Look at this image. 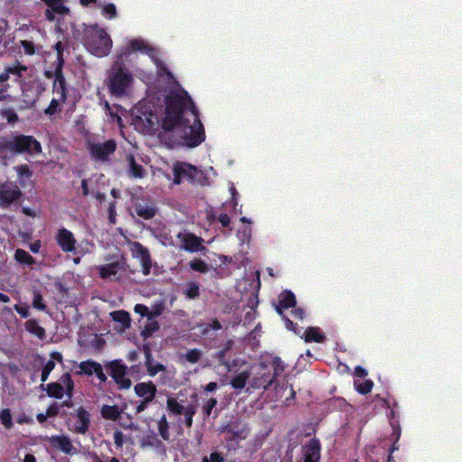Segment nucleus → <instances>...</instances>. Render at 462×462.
<instances>
[{
  "label": "nucleus",
  "mask_w": 462,
  "mask_h": 462,
  "mask_svg": "<svg viewBox=\"0 0 462 462\" xmlns=\"http://www.w3.org/2000/svg\"><path fill=\"white\" fill-rule=\"evenodd\" d=\"M162 128L177 131L189 147H196L205 140L204 126L199 111L185 90H171L165 97V111L161 121Z\"/></svg>",
  "instance_id": "1"
},
{
  "label": "nucleus",
  "mask_w": 462,
  "mask_h": 462,
  "mask_svg": "<svg viewBox=\"0 0 462 462\" xmlns=\"http://www.w3.org/2000/svg\"><path fill=\"white\" fill-rule=\"evenodd\" d=\"M42 152V144L33 135L17 132L0 135V160L5 161V164L21 154L34 157Z\"/></svg>",
  "instance_id": "2"
},
{
  "label": "nucleus",
  "mask_w": 462,
  "mask_h": 462,
  "mask_svg": "<svg viewBox=\"0 0 462 462\" xmlns=\"http://www.w3.org/2000/svg\"><path fill=\"white\" fill-rule=\"evenodd\" d=\"M75 39L80 41L87 50L97 57L106 56L112 48V40L107 32L95 25L83 24V30L72 29Z\"/></svg>",
  "instance_id": "3"
},
{
  "label": "nucleus",
  "mask_w": 462,
  "mask_h": 462,
  "mask_svg": "<svg viewBox=\"0 0 462 462\" xmlns=\"http://www.w3.org/2000/svg\"><path fill=\"white\" fill-rule=\"evenodd\" d=\"M137 115L134 117V124L142 133L153 134L160 125L158 115L149 106H140Z\"/></svg>",
  "instance_id": "4"
},
{
  "label": "nucleus",
  "mask_w": 462,
  "mask_h": 462,
  "mask_svg": "<svg viewBox=\"0 0 462 462\" xmlns=\"http://www.w3.org/2000/svg\"><path fill=\"white\" fill-rule=\"evenodd\" d=\"M133 81V77L126 69L118 67L109 75V89L110 92L117 97L123 96L126 88Z\"/></svg>",
  "instance_id": "5"
},
{
  "label": "nucleus",
  "mask_w": 462,
  "mask_h": 462,
  "mask_svg": "<svg viewBox=\"0 0 462 462\" xmlns=\"http://www.w3.org/2000/svg\"><path fill=\"white\" fill-rule=\"evenodd\" d=\"M201 175V171L190 163L178 162L173 166V183L177 185L184 180L191 184L199 182Z\"/></svg>",
  "instance_id": "6"
},
{
  "label": "nucleus",
  "mask_w": 462,
  "mask_h": 462,
  "mask_svg": "<svg viewBox=\"0 0 462 462\" xmlns=\"http://www.w3.org/2000/svg\"><path fill=\"white\" fill-rule=\"evenodd\" d=\"M60 383H50L46 385V393L49 397L61 399L66 393L71 398L74 391V382L69 373H65L60 378Z\"/></svg>",
  "instance_id": "7"
},
{
  "label": "nucleus",
  "mask_w": 462,
  "mask_h": 462,
  "mask_svg": "<svg viewBox=\"0 0 462 462\" xmlns=\"http://www.w3.org/2000/svg\"><path fill=\"white\" fill-rule=\"evenodd\" d=\"M63 56L60 54L58 60H56L54 63V81L52 84V92L56 95H59L61 103H66L69 93V84L67 83L63 75Z\"/></svg>",
  "instance_id": "8"
},
{
  "label": "nucleus",
  "mask_w": 462,
  "mask_h": 462,
  "mask_svg": "<svg viewBox=\"0 0 462 462\" xmlns=\"http://www.w3.org/2000/svg\"><path fill=\"white\" fill-rule=\"evenodd\" d=\"M220 432L226 433V442L228 449L236 450L241 440L247 438L249 429L247 426H240L238 424H228L224 426Z\"/></svg>",
  "instance_id": "9"
},
{
  "label": "nucleus",
  "mask_w": 462,
  "mask_h": 462,
  "mask_svg": "<svg viewBox=\"0 0 462 462\" xmlns=\"http://www.w3.org/2000/svg\"><path fill=\"white\" fill-rule=\"evenodd\" d=\"M106 366L110 369V376L117 384L118 389L127 390L132 385V381L126 377L128 367L120 359L110 361Z\"/></svg>",
  "instance_id": "10"
},
{
  "label": "nucleus",
  "mask_w": 462,
  "mask_h": 462,
  "mask_svg": "<svg viewBox=\"0 0 462 462\" xmlns=\"http://www.w3.org/2000/svg\"><path fill=\"white\" fill-rule=\"evenodd\" d=\"M296 303V297L294 293L291 291L285 290L279 295V301L275 306V310L284 320L286 328L293 331H295L297 324L293 323L284 315L283 310L293 308Z\"/></svg>",
  "instance_id": "11"
},
{
  "label": "nucleus",
  "mask_w": 462,
  "mask_h": 462,
  "mask_svg": "<svg viewBox=\"0 0 462 462\" xmlns=\"http://www.w3.org/2000/svg\"><path fill=\"white\" fill-rule=\"evenodd\" d=\"M23 193L19 187L13 182L0 181V207L6 208L11 206L12 203L18 200L22 197Z\"/></svg>",
  "instance_id": "12"
},
{
  "label": "nucleus",
  "mask_w": 462,
  "mask_h": 462,
  "mask_svg": "<svg viewBox=\"0 0 462 462\" xmlns=\"http://www.w3.org/2000/svg\"><path fill=\"white\" fill-rule=\"evenodd\" d=\"M116 143L113 140H107L104 143H90L88 151L91 157L97 161H107L109 156L115 152Z\"/></svg>",
  "instance_id": "13"
},
{
  "label": "nucleus",
  "mask_w": 462,
  "mask_h": 462,
  "mask_svg": "<svg viewBox=\"0 0 462 462\" xmlns=\"http://www.w3.org/2000/svg\"><path fill=\"white\" fill-rule=\"evenodd\" d=\"M181 243V248L189 253L202 252L206 250L203 245L204 239L190 232H180L177 236Z\"/></svg>",
  "instance_id": "14"
},
{
  "label": "nucleus",
  "mask_w": 462,
  "mask_h": 462,
  "mask_svg": "<svg viewBox=\"0 0 462 462\" xmlns=\"http://www.w3.org/2000/svg\"><path fill=\"white\" fill-rule=\"evenodd\" d=\"M131 253L134 258L140 261L143 274L149 275L152 269V258L149 250L140 242H134L131 245Z\"/></svg>",
  "instance_id": "15"
},
{
  "label": "nucleus",
  "mask_w": 462,
  "mask_h": 462,
  "mask_svg": "<svg viewBox=\"0 0 462 462\" xmlns=\"http://www.w3.org/2000/svg\"><path fill=\"white\" fill-rule=\"evenodd\" d=\"M79 371L77 372L79 375L91 376L95 374L101 383H106L107 376L103 371V367L100 363L88 359L82 361L79 365Z\"/></svg>",
  "instance_id": "16"
},
{
  "label": "nucleus",
  "mask_w": 462,
  "mask_h": 462,
  "mask_svg": "<svg viewBox=\"0 0 462 462\" xmlns=\"http://www.w3.org/2000/svg\"><path fill=\"white\" fill-rule=\"evenodd\" d=\"M321 444L319 439L312 438L301 447L302 462H319Z\"/></svg>",
  "instance_id": "17"
},
{
  "label": "nucleus",
  "mask_w": 462,
  "mask_h": 462,
  "mask_svg": "<svg viewBox=\"0 0 462 462\" xmlns=\"http://www.w3.org/2000/svg\"><path fill=\"white\" fill-rule=\"evenodd\" d=\"M55 241L65 253H74L76 251L77 240L73 233L65 227L58 230Z\"/></svg>",
  "instance_id": "18"
},
{
  "label": "nucleus",
  "mask_w": 462,
  "mask_h": 462,
  "mask_svg": "<svg viewBox=\"0 0 462 462\" xmlns=\"http://www.w3.org/2000/svg\"><path fill=\"white\" fill-rule=\"evenodd\" d=\"M266 365L261 364V371L258 372L250 381L249 383L254 389H267L274 382V375L270 371L266 372Z\"/></svg>",
  "instance_id": "19"
},
{
  "label": "nucleus",
  "mask_w": 462,
  "mask_h": 462,
  "mask_svg": "<svg viewBox=\"0 0 462 462\" xmlns=\"http://www.w3.org/2000/svg\"><path fill=\"white\" fill-rule=\"evenodd\" d=\"M76 421L74 422V432L85 435L90 427V413L84 407H79L76 411Z\"/></svg>",
  "instance_id": "20"
},
{
  "label": "nucleus",
  "mask_w": 462,
  "mask_h": 462,
  "mask_svg": "<svg viewBox=\"0 0 462 462\" xmlns=\"http://www.w3.org/2000/svg\"><path fill=\"white\" fill-rule=\"evenodd\" d=\"M51 447L61 450L67 455L77 454L78 450L73 447L70 439L66 435H52L49 438Z\"/></svg>",
  "instance_id": "21"
},
{
  "label": "nucleus",
  "mask_w": 462,
  "mask_h": 462,
  "mask_svg": "<svg viewBox=\"0 0 462 462\" xmlns=\"http://www.w3.org/2000/svg\"><path fill=\"white\" fill-rule=\"evenodd\" d=\"M134 391L140 398L155 399L157 387L152 381L142 382L134 385Z\"/></svg>",
  "instance_id": "22"
},
{
  "label": "nucleus",
  "mask_w": 462,
  "mask_h": 462,
  "mask_svg": "<svg viewBox=\"0 0 462 462\" xmlns=\"http://www.w3.org/2000/svg\"><path fill=\"white\" fill-rule=\"evenodd\" d=\"M133 207L135 214L145 220L152 219L157 212V208L152 203L137 201L134 203Z\"/></svg>",
  "instance_id": "23"
},
{
  "label": "nucleus",
  "mask_w": 462,
  "mask_h": 462,
  "mask_svg": "<svg viewBox=\"0 0 462 462\" xmlns=\"http://www.w3.org/2000/svg\"><path fill=\"white\" fill-rule=\"evenodd\" d=\"M126 51L131 53L134 51H142L148 54L150 57H153L155 54V49L150 46L142 39H133L129 42L126 46Z\"/></svg>",
  "instance_id": "24"
},
{
  "label": "nucleus",
  "mask_w": 462,
  "mask_h": 462,
  "mask_svg": "<svg viewBox=\"0 0 462 462\" xmlns=\"http://www.w3.org/2000/svg\"><path fill=\"white\" fill-rule=\"evenodd\" d=\"M124 261H116L110 263L101 265L99 267V275L102 279H107L113 275L117 274L121 270L124 269Z\"/></svg>",
  "instance_id": "25"
},
{
  "label": "nucleus",
  "mask_w": 462,
  "mask_h": 462,
  "mask_svg": "<svg viewBox=\"0 0 462 462\" xmlns=\"http://www.w3.org/2000/svg\"><path fill=\"white\" fill-rule=\"evenodd\" d=\"M305 342L323 343L326 340V336L320 331L318 327H309L304 333Z\"/></svg>",
  "instance_id": "26"
},
{
  "label": "nucleus",
  "mask_w": 462,
  "mask_h": 462,
  "mask_svg": "<svg viewBox=\"0 0 462 462\" xmlns=\"http://www.w3.org/2000/svg\"><path fill=\"white\" fill-rule=\"evenodd\" d=\"M24 328L27 332L36 336L39 339H44L46 337L45 329L39 325V322L35 319H28L24 323Z\"/></svg>",
  "instance_id": "27"
},
{
  "label": "nucleus",
  "mask_w": 462,
  "mask_h": 462,
  "mask_svg": "<svg viewBox=\"0 0 462 462\" xmlns=\"http://www.w3.org/2000/svg\"><path fill=\"white\" fill-rule=\"evenodd\" d=\"M100 412L103 419L116 421L120 418L122 411L117 405L104 404Z\"/></svg>",
  "instance_id": "28"
},
{
  "label": "nucleus",
  "mask_w": 462,
  "mask_h": 462,
  "mask_svg": "<svg viewBox=\"0 0 462 462\" xmlns=\"http://www.w3.org/2000/svg\"><path fill=\"white\" fill-rule=\"evenodd\" d=\"M129 162L128 175L133 178L142 179L144 176V169L141 164H138L133 155L127 156Z\"/></svg>",
  "instance_id": "29"
},
{
  "label": "nucleus",
  "mask_w": 462,
  "mask_h": 462,
  "mask_svg": "<svg viewBox=\"0 0 462 462\" xmlns=\"http://www.w3.org/2000/svg\"><path fill=\"white\" fill-rule=\"evenodd\" d=\"M251 373L249 371H242L233 377L230 381V385L236 390H242L246 385Z\"/></svg>",
  "instance_id": "30"
},
{
  "label": "nucleus",
  "mask_w": 462,
  "mask_h": 462,
  "mask_svg": "<svg viewBox=\"0 0 462 462\" xmlns=\"http://www.w3.org/2000/svg\"><path fill=\"white\" fill-rule=\"evenodd\" d=\"M114 321L120 323L125 328H127L131 325L130 314L124 310H116L110 313Z\"/></svg>",
  "instance_id": "31"
},
{
  "label": "nucleus",
  "mask_w": 462,
  "mask_h": 462,
  "mask_svg": "<svg viewBox=\"0 0 462 462\" xmlns=\"http://www.w3.org/2000/svg\"><path fill=\"white\" fill-rule=\"evenodd\" d=\"M167 410L173 415H181L184 411L185 406L180 403L176 398L168 397L166 401Z\"/></svg>",
  "instance_id": "32"
},
{
  "label": "nucleus",
  "mask_w": 462,
  "mask_h": 462,
  "mask_svg": "<svg viewBox=\"0 0 462 462\" xmlns=\"http://www.w3.org/2000/svg\"><path fill=\"white\" fill-rule=\"evenodd\" d=\"M64 103H61V101L60 100V97L52 98L51 100L50 105L44 109V115L46 116H48L49 118H51L57 113L61 112V110H62L61 106Z\"/></svg>",
  "instance_id": "33"
},
{
  "label": "nucleus",
  "mask_w": 462,
  "mask_h": 462,
  "mask_svg": "<svg viewBox=\"0 0 462 462\" xmlns=\"http://www.w3.org/2000/svg\"><path fill=\"white\" fill-rule=\"evenodd\" d=\"M14 259L22 264L32 265L35 261L34 258L25 250L17 249L14 253Z\"/></svg>",
  "instance_id": "34"
},
{
  "label": "nucleus",
  "mask_w": 462,
  "mask_h": 462,
  "mask_svg": "<svg viewBox=\"0 0 462 462\" xmlns=\"http://www.w3.org/2000/svg\"><path fill=\"white\" fill-rule=\"evenodd\" d=\"M158 431L163 440L170 439L169 423L165 415H162L158 420Z\"/></svg>",
  "instance_id": "35"
},
{
  "label": "nucleus",
  "mask_w": 462,
  "mask_h": 462,
  "mask_svg": "<svg viewBox=\"0 0 462 462\" xmlns=\"http://www.w3.org/2000/svg\"><path fill=\"white\" fill-rule=\"evenodd\" d=\"M201 357L202 352L198 348L189 349L186 354L180 356V358L185 359V361L190 364L198 363Z\"/></svg>",
  "instance_id": "36"
},
{
  "label": "nucleus",
  "mask_w": 462,
  "mask_h": 462,
  "mask_svg": "<svg viewBox=\"0 0 462 462\" xmlns=\"http://www.w3.org/2000/svg\"><path fill=\"white\" fill-rule=\"evenodd\" d=\"M191 270L200 273H206L209 271L208 264L200 258H195L189 263Z\"/></svg>",
  "instance_id": "37"
},
{
  "label": "nucleus",
  "mask_w": 462,
  "mask_h": 462,
  "mask_svg": "<svg viewBox=\"0 0 462 462\" xmlns=\"http://www.w3.org/2000/svg\"><path fill=\"white\" fill-rule=\"evenodd\" d=\"M234 345V342L232 339H227L226 340V342L224 343L223 345V347L221 349H219L218 351H217L214 355H213V357L215 359H217L218 361V363L220 362H224L226 358V353L231 350L232 346Z\"/></svg>",
  "instance_id": "38"
},
{
  "label": "nucleus",
  "mask_w": 462,
  "mask_h": 462,
  "mask_svg": "<svg viewBox=\"0 0 462 462\" xmlns=\"http://www.w3.org/2000/svg\"><path fill=\"white\" fill-rule=\"evenodd\" d=\"M159 328H160L159 323L157 321L152 319L150 322H148L144 326L143 329L141 332V336L144 339L149 338L152 336L153 333L158 331Z\"/></svg>",
  "instance_id": "39"
},
{
  "label": "nucleus",
  "mask_w": 462,
  "mask_h": 462,
  "mask_svg": "<svg viewBox=\"0 0 462 462\" xmlns=\"http://www.w3.org/2000/svg\"><path fill=\"white\" fill-rule=\"evenodd\" d=\"M183 294L188 299H196L199 296V284L195 282H188L186 290Z\"/></svg>",
  "instance_id": "40"
},
{
  "label": "nucleus",
  "mask_w": 462,
  "mask_h": 462,
  "mask_svg": "<svg viewBox=\"0 0 462 462\" xmlns=\"http://www.w3.org/2000/svg\"><path fill=\"white\" fill-rule=\"evenodd\" d=\"M374 383L372 380H365L364 382H355V388L356 392L361 394H367L372 391Z\"/></svg>",
  "instance_id": "41"
},
{
  "label": "nucleus",
  "mask_w": 462,
  "mask_h": 462,
  "mask_svg": "<svg viewBox=\"0 0 462 462\" xmlns=\"http://www.w3.org/2000/svg\"><path fill=\"white\" fill-rule=\"evenodd\" d=\"M32 307L38 310L47 311V306L44 303L42 295L39 291H33Z\"/></svg>",
  "instance_id": "42"
},
{
  "label": "nucleus",
  "mask_w": 462,
  "mask_h": 462,
  "mask_svg": "<svg viewBox=\"0 0 462 462\" xmlns=\"http://www.w3.org/2000/svg\"><path fill=\"white\" fill-rule=\"evenodd\" d=\"M0 420L1 423L6 428L7 430L12 429L14 426L13 420H12V414L11 411L9 409H3L0 411Z\"/></svg>",
  "instance_id": "43"
},
{
  "label": "nucleus",
  "mask_w": 462,
  "mask_h": 462,
  "mask_svg": "<svg viewBox=\"0 0 462 462\" xmlns=\"http://www.w3.org/2000/svg\"><path fill=\"white\" fill-rule=\"evenodd\" d=\"M196 413V409L193 405L189 404L185 407L184 411L182 414L184 415L185 419V425L187 428H190L193 424V416Z\"/></svg>",
  "instance_id": "44"
},
{
  "label": "nucleus",
  "mask_w": 462,
  "mask_h": 462,
  "mask_svg": "<svg viewBox=\"0 0 462 462\" xmlns=\"http://www.w3.org/2000/svg\"><path fill=\"white\" fill-rule=\"evenodd\" d=\"M2 116L6 119L8 124H11V125L15 124L19 120L18 115L11 107L4 109L2 111Z\"/></svg>",
  "instance_id": "45"
},
{
  "label": "nucleus",
  "mask_w": 462,
  "mask_h": 462,
  "mask_svg": "<svg viewBox=\"0 0 462 462\" xmlns=\"http://www.w3.org/2000/svg\"><path fill=\"white\" fill-rule=\"evenodd\" d=\"M15 171L19 179H30L32 176V171L27 164H20L16 166Z\"/></svg>",
  "instance_id": "46"
},
{
  "label": "nucleus",
  "mask_w": 462,
  "mask_h": 462,
  "mask_svg": "<svg viewBox=\"0 0 462 462\" xmlns=\"http://www.w3.org/2000/svg\"><path fill=\"white\" fill-rule=\"evenodd\" d=\"M55 368V363L53 360H49L43 366L41 374V381L46 382L51 371Z\"/></svg>",
  "instance_id": "47"
},
{
  "label": "nucleus",
  "mask_w": 462,
  "mask_h": 462,
  "mask_svg": "<svg viewBox=\"0 0 462 462\" xmlns=\"http://www.w3.org/2000/svg\"><path fill=\"white\" fill-rule=\"evenodd\" d=\"M273 374L272 375H274V379L276 376L280 375L284 371V364L283 361L279 356H275L273 359Z\"/></svg>",
  "instance_id": "48"
},
{
  "label": "nucleus",
  "mask_w": 462,
  "mask_h": 462,
  "mask_svg": "<svg viewBox=\"0 0 462 462\" xmlns=\"http://www.w3.org/2000/svg\"><path fill=\"white\" fill-rule=\"evenodd\" d=\"M146 368H147L148 374L150 376H154L159 372H164L166 370V366L164 365L160 364V363L154 364L153 362L152 364H150L149 366H147Z\"/></svg>",
  "instance_id": "49"
},
{
  "label": "nucleus",
  "mask_w": 462,
  "mask_h": 462,
  "mask_svg": "<svg viewBox=\"0 0 462 462\" xmlns=\"http://www.w3.org/2000/svg\"><path fill=\"white\" fill-rule=\"evenodd\" d=\"M222 328L221 323L215 319L210 323H206L201 330L203 335H207L210 329L219 330Z\"/></svg>",
  "instance_id": "50"
},
{
  "label": "nucleus",
  "mask_w": 462,
  "mask_h": 462,
  "mask_svg": "<svg viewBox=\"0 0 462 462\" xmlns=\"http://www.w3.org/2000/svg\"><path fill=\"white\" fill-rule=\"evenodd\" d=\"M27 70V67L21 64H16L6 68V71L10 74L16 75L18 77L23 76V72Z\"/></svg>",
  "instance_id": "51"
},
{
  "label": "nucleus",
  "mask_w": 462,
  "mask_h": 462,
  "mask_svg": "<svg viewBox=\"0 0 462 462\" xmlns=\"http://www.w3.org/2000/svg\"><path fill=\"white\" fill-rule=\"evenodd\" d=\"M21 46L26 55H33L35 53V45L32 42L23 40L20 42Z\"/></svg>",
  "instance_id": "52"
},
{
  "label": "nucleus",
  "mask_w": 462,
  "mask_h": 462,
  "mask_svg": "<svg viewBox=\"0 0 462 462\" xmlns=\"http://www.w3.org/2000/svg\"><path fill=\"white\" fill-rule=\"evenodd\" d=\"M102 14L108 19H112L116 15V8L114 4H107L102 9Z\"/></svg>",
  "instance_id": "53"
},
{
  "label": "nucleus",
  "mask_w": 462,
  "mask_h": 462,
  "mask_svg": "<svg viewBox=\"0 0 462 462\" xmlns=\"http://www.w3.org/2000/svg\"><path fill=\"white\" fill-rule=\"evenodd\" d=\"M217 403V399L210 398L207 403L203 406V413L205 417H209L212 410L216 407Z\"/></svg>",
  "instance_id": "54"
},
{
  "label": "nucleus",
  "mask_w": 462,
  "mask_h": 462,
  "mask_svg": "<svg viewBox=\"0 0 462 462\" xmlns=\"http://www.w3.org/2000/svg\"><path fill=\"white\" fill-rule=\"evenodd\" d=\"M393 434L396 435L395 442L393 444L392 448H390V454L388 455L387 462H393V453L399 448L397 444H396V442H397V440L399 439V438L401 436L400 429L394 430Z\"/></svg>",
  "instance_id": "55"
},
{
  "label": "nucleus",
  "mask_w": 462,
  "mask_h": 462,
  "mask_svg": "<svg viewBox=\"0 0 462 462\" xmlns=\"http://www.w3.org/2000/svg\"><path fill=\"white\" fill-rule=\"evenodd\" d=\"M141 402L139 404L135 407V413H141L144 411L148 405L153 402L154 399H149V398H141Z\"/></svg>",
  "instance_id": "56"
},
{
  "label": "nucleus",
  "mask_w": 462,
  "mask_h": 462,
  "mask_svg": "<svg viewBox=\"0 0 462 462\" xmlns=\"http://www.w3.org/2000/svg\"><path fill=\"white\" fill-rule=\"evenodd\" d=\"M14 310L21 315L22 318H28L30 316L29 307L28 306H21L19 304H15L14 306Z\"/></svg>",
  "instance_id": "57"
},
{
  "label": "nucleus",
  "mask_w": 462,
  "mask_h": 462,
  "mask_svg": "<svg viewBox=\"0 0 462 462\" xmlns=\"http://www.w3.org/2000/svg\"><path fill=\"white\" fill-rule=\"evenodd\" d=\"M134 310L135 313L141 315L142 317H147V318H148V315L150 312L148 307L143 304H136L134 308Z\"/></svg>",
  "instance_id": "58"
},
{
  "label": "nucleus",
  "mask_w": 462,
  "mask_h": 462,
  "mask_svg": "<svg viewBox=\"0 0 462 462\" xmlns=\"http://www.w3.org/2000/svg\"><path fill=\"white\" fill-rule=\"evenodd\" d=\"M114 442L117 448H122L124 445V434L120 430H116L113 434Z\"/></svg>",
  "instance_id": "59"
},
{
  "label": "nucleus",
  "mask_w": 462,
  "mask_h": 462,
  "mask_svg": "<svg viewBox=\"0 0 462 462\" xmlns=\"http://www.w3.org/2000/svg\"><path fill=\"white\" fill-rule=\"evenodd\" d=\"M116 202H111L109 203V206H108V218H109V221L110 223H115L116 222Z\"/></svg>",
  "instance_id": "60"
},
{
  "label": "nucleus",
  "mask_w": 462,
  "mask_h": 462,
  "mask_svg": "<svg viewBox=\"0 0 462 462\" xmlns=\"http://www.w3.org/2000/svg\"><path fill=\"white\" fill-rule=\"evenodd\" d=\"M59 410H60V408H59L58 404L52 403L47 408L46 414L48 415V417H55L58 415Z\"/></svg>",
  "instance_id": "61"
},
{
  "label": "nucleus",
  "mask_w": 462,
  "mask_h": 462,
  "mask_svg": "<svg viewBox=\"0 0 462 462\" xmlns=\"http://www.w3.org/2000/svg\"><path fill=\"white\" fill-rule=\"evenodd\" d=\"M143 352H144V356H145V365L147 367V366H149L150 364H152L153 362V358H152V352H151V349L149 346H144Z\"/></svg>",
  "instance_id": "62"
},
{
  "label": "nucleus",
  "mask_w": 462,
  "mask_h": 462,
  "mask_svg": "<svg viewBox=\"0 0 462 462\" xmlns=\"http://www.w3.org/2000/svg\"><path fill=\"white\" fill-rule=\"evenodd\" d=\"M147 445L159 448L162 446V442L160 439H158V438L155 435H153L147 438Z\"/></svg>",
  "instance_id": "63"
},
{
  "label": "nucleus",
  "mask_w": 462,
  "mask_h": 462,
  "mask_svg": "<svg viewBox=\"0 0 462 462\" xmlns=\"http://www.w3.org/2000/svg\"><path fill=\"white\" fill-rule=\"evenodd\" d=\"M210 462H224V457L219 452H212L209 457Z\"/></svg>",
  "instance_id": "64"
}]
</instances>
